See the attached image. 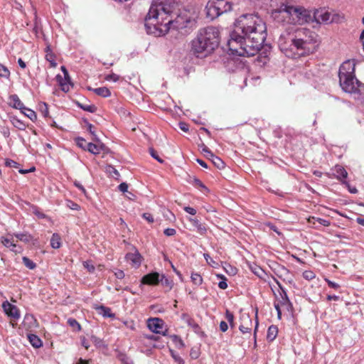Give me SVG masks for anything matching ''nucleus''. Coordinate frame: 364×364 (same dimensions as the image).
<instances>
[{
  "label": "nucleus",
  "mask_w": 364,
  "mask_h": 364,
  "mask_svg": "<svg viewBox=\"0 0 364 364\" xmlns=\"http://www.w3.org/2000/svg\"><path fill=\"white\" fill-rule=\"evenodd\" d=\"M161 275L157 272H152L146 274L141 279L143 284L149 285H157L160 282Z\"/></svg>",
  "instance_id": "obj_13"
},
{
  "label": "nucleus",
  "mask_w": 364,
  "mask_h": 364,
  "mask_svg": "<svg viewBox=\"0 0 364 364\" xmlns=\"http://www.w3.org/2000/svg\"><path fill=\"white\" fill-rule=\"evenodd\" d=\"M201 147H202V151L207 154V156L208 158L210 157V154H213V153L209 150V149L205 144H203Z\"/></svg>",
  "instance_id": "obj_58"
},
{
  "label": "nucleus",
  "mask_w": 364,
  "mask_h": 364,
  "mask_svg": "<svg viewBox=\"0 0 364 364\" xmlns=\"http://www.w3.org/2000/svg\"><path fill=\"white\" fill-rule=\"evenodd\" d=\"M39 111L43 117H48L49 115L48 108L46 103L43 102L39 105Z\"/></svg>",
  "instance_id": "obj_33"
},
{
  "label": "nucleus",
  "mask_w": 364,
  "mask_h": 364,
  "mask_svg": "<svg viewBox=\"0 0 364 364\" xmlns=\"http://www.w3.org/2000/svg\"><path fill=\"white\" fill-rule=\"evenodd\" d=\"M97 309L100 311V314H101L105 317L108 318H114V314L111 312V309L108 307L100 306L97 308Z\"/></svg>",
  "instance_id": "obj_29"
},
{
  "label": "nucleus",
  "mask_w": 364,
  "mask_h": 364,
  "mask_svg": "<svg viewBox=\"0 0 364 364\" xmlns=\"http://www.w3.org/2000/svg\"><path fill=\"white\" fill-rule=\"evenodd\" d=\"M213 164L219 169H222L225 167V163L219 157L215 156L213 154H210V157Z\"/></svg>",
  "instance_id": "obj_27"
},
{
  "label": "nucleus",
  "mask_w": 364,
  "mask_h": 364,
  "mask_svg": "<svg viewBox=\"0 0 364 364\" xmlns=\"http://www.w3.org/2000/svg\"><path fill=\"white\" fill-rule=\"evenodd\" d=\"M191 281L196 285H200L203 282L202 277L198 273H192Z\"/></svg>",
  "instance_id": "obj_35"
},
{
  "label": "nucleus",
  "mask_w": 364,
  "mask_h": 364,
  "mask_svg": "<svg viewBox=\"0 0 364 364\" xmlns=\"http://www.w3.org/2000/svg\"><path fill=\"white\" fill-rule=\"evenodd\" d=\"M274 279L282 291V292L280 293L281 299L277 304H279V306H285L287 308V309H289V308L291 307V304L287 296V294L286 291H284V289L282 288L280 283L276 279Z\"/></svg>",
  "instance_id": "obj_15"
},
{
  "label": "nucleus",
  "mask_w": 364,
  "mask_h": 364,
  "mask_svg": "<svg viewBox=\"0 0 364 364\" xmlns=\"http://www.w3.org/2000/svg\"><path fill=\"white\" fill-rule=\"evenodd\" d=\"M21 112L23 113L26 117H28L33 122H34L37 119V115H36V112L31 109L26 107V109H24L23 110V112Z\"/></svg>",
  "instance_id": "obj_32"
},
{
  "label": "nucleus",
  "mask_w": 364,
  "mask_h": 364,
  "mask_svg": "<svg viewBox=\"0 0 364 364\" xmlns=\"http://www.w3.org/2000/svg\"><path fill=\"white\" fill-rule=\"evenodd\" d=\"M267 38V27L255 14H243L235 23L228 46L232 55L252 56L261 49Z\"/></svg>",
  "instance_id": "obj_1"
},
{
  "label": "nucleus",
  "mask_w": 364,
  "mask_h": 364,
  "mask_svg": "<svg viewBox=\"0 0 364 364\" xmlns=\"http://www.w3.org/2000/svg\"><path fill=\"white\" fill-rule=\"evenodd\" d=\"M65 78L63 79L62 77L59 75H57V80L59 82L60 85L61 87L62 90L64 92H68L70 90V87L71 86L70 83V77L69 74L68 75H64Z\"/></svg>",
  "instance_id": "obj_17"
},
{
  "label": "nucleus",
  "mask_w": 364,
  "mask_h": 364,
  "mask_svg": "<svg viewBox=\"0 0 364 364\" xmlns=\"http://www.w3.org/2000/svg\"><path fill=\"white\" fill-rule=\"evenodd\" d=\"M278 333V328L276 326L272 325L269 327L267 334V339L269 341H274Z\"/></svg>",
  "instance_id": "obj_23"
},
{
  "label": "nucleus",
  "mask_w": 364,
  "mask_h": 364,
  "mask_svg": "<svg viewBox=\"0 0 364 364\" xmlns=\"http://www.w3.org/2000/svg\"><path fill=\"white\" fill-rule=\"evenodd\" d=\"M13 124L16 128H18L20 130H24L26 127V124L18 119H14L13 121Z\"/></svg>",
  "instance_id": "obj_39"
},
{
  "label": "nucleus",
  "mask_w": 364,
  "mask_h": 364,
  "mask_svg": "<svg viewBox=\"0 0 364 364\" xmlns=\"http://www.w3.org/2000/svg\"><path fill=\"white\" fill-rule=\"evenodd\" d=\"M70 203L71 205H69V207L72 209V210H78L80 206L77 204V203H75L73 202H71L70 201Z\"/></svg>",
  "instance_id": "obj_64"
},
{
  "label": "nucleus",
  "mask_w": 364,
  "mask_h": 364,
  "mask_svg": "<svg viewBox=\"0 0 364 364\" xmlns=\"http://www.w3.org/2000/svg\"><path fill=\"white\" fill-rule=\"evenodd\" d=\"M46 59L48 62H50V65L52 67H55L57 65V63H55V57L54 54L52 53L49 46L46 47Z\"/></svg>",
  "instance_id": "obj_25"
},
{
  "label": "nucleus",
  "mask_w": 364,
  "mask_h": 364,
  "mask_svg": "<svg viewBox=\"0 0 364 364\" xmlns=\"http://www.w3.org/2000/svg\"><path fill=\"white\" fill-rule=\"evenodd\" d=\"M207 16L211 19L232 10V4L227 0H209L206 7Z\"/></svg>",
  "instance_id": "obj_7"
},
{
  "label": "nucleus",
  "mask_w": 364,
  "mask_h": 364,
  "mask_svg": "<svg viewBox=\"0 0 364 364\" xmlns=\"http://www.w3.org/2000/svg\"><path fill=\"white\" fill-rule=\"evenodd\" d=\"M84 267L87 268L90 272H92L95 270V267L92 264H90L87 262L84 263Z\"/></svg>",
  "instance_id": "obj_59"
},
{
  "label": "nucleus",
  "mask_w": 364,
  "mask_h": 364,
  "mask_svg": "<svg viewBox=\"0 0 364 364\" xmlns=\"http://www.w3.org/2000/svg\"><path fill=\"white\" fill-rule=\"evenodd\" d=\"M160 282L161 284L166 287H168L171 289L173 287V281L167 278L165 275L162 274L160 277Z\"/></svg>",
  "instance_id": "obj_31"
},
{
  "label": "nucleus",
  "mask_w": 364,
  "mask_h": 364,
  "mask_svg": "<svg viewBox=\"0 0 364 364\" xmlns=\"http://www.w3.org/2000/svg\"><path fill=\"white\" fill-rule=\"evenodd\" d=\"M125 258L135 267H139L141 263V256L136 250L134 252L127 253Z\"/></svg>",
  "instance_id": "obj_14"
},
{
  "label": "nucleus",
  "mask_w": 364,
  "mask_h": 364,
  "mask_svg": "<svg viewBox=\"0 0 364 364\" xmlns=\"http://www.w3.org/2000/svg\"><path fill=\"white\" fill-rule=\"evenodd\" d=\"M109 169L110 173H113L115 176H119V173L117 169H115L113 166H109Z\"/></svg>",
  "instance_id": "obj_62"
},
{
  "label": "nucleus",
  "mask_w": 364,
  "mask_h": 364,
  "mask_svg": "<svg viewBox=\"0 0 364 364\" xmlns=\"http://www.w3.org/2000/svg\"><path fill=\"white\" fill-rule=\"evenodd\" d=\"M331 16V15L329 12L325 11L324 9H319L314 12L312 18L313 21L314 20L318 23H326L332 21Z\"/></svg>",
  "instance_id": "obj_11"
},
{
  "label": "nucleus",
  "mask_w": 364,
  "mask_h": 364,
  "mask_svg": "<svg viewBox=\"0 0 364 364\" xmlns=\"http://www.w3.org/2000/svg\"><path fill=\"white\" fill-rule=\"evenodd\" d=\"M280 50L289 58L309 55L318 46L316 35L309 29H301L295 35L282 36L279 39Z\"/></svg>",
  "instance_id": "obj_2"
},
{
  "label": "nucleus",
  "mask_w": 364,
  "mask_h": 364,
  "mask_svg": "<svg viewBox=\"0 0 364 364\" xmlns=\"http://www.w3.org/2000/svg\"><path fill=\"white\" fill-rule=\"evenodd\" d=\"M92 90L97 95L102 96L103 97H107L110 96L111 92L108 88L106 87H102L98 88L92 89Z\"/></svg>",
  "instance_id": "obj_24"
},
{
  "label": "nucleus",
  "mask_w": 364,
  "mask_h": 364,
  "mask_svg": "<svg viewBox=\"0 0 364 364\" xmlns=\"http://www.w3.org/2000/svg\"><path fill=\"white\" fill-rule=\"evenodd\" d=\"M28 338L31 344L36 348H40L43 344L42 341L36 335L29 334Z\"/></svg>",
  "instance_id": "obj_22"
},
{
  "label": "nucleus",
  "mask_w": 364,
  "mask_h": 364,
  "mask_svg": "<svg viewBox=\"0 0 364 364\" xmlns=\"http://www.w3.org/2000/svg\"><path fill=\"white\" fill-rule=\"evenodd\" d=\"M333 171H334L333 175L338 180L341 181L342 179L347 178L348 173L346 171V169L341 166H339V165L336 166Z\"/></svg>",
  "instance_id": "obj_19"
},
{
  "label": "nucleus",
  "mask_w": 364,
  "mask_h": 364,
  "mask_svg": "<svg viewBox=\"0 0 364 364\" xmlns=\"http://www.w3.org/2000/svg\"><path fill=\"white\" fill-rule=\"evenodd\" d=\"M22 260H23V264L29 269H33L36 268V264L32 260H31L29 258H28L26 257H23Z\"/></svg>",
  "instance_id": "obj_34"
},
{
  "label": "nucleus",
  "mask_w": 364,
  "mask_h": 364,
  "mask_svg": "<svg viewBox=\"0 0 364 364\" xmlns=\"http://www.w3.org/2000/svg\"><path fill=\"white\" fill-rule=\"evenodd\" d=\"M23 325L27 328H33L36 326V320L33 316L26 314L23 319Z\"/></svg>",
  "instance_id": "obj_21"
},
{
  "label": "nucleus",
  "mask_w": 364,
  "mask_h": 364,
  "mask_svg": "<svg viewBox=\"0 0 364 364\" xmlns=\"http://www.w3.org/2000/svg\"><path fill=\"white\" fill-rule=\"evenodd\" d=\"M164 322L159 318H151L147 321V326L149 329L155 333H164Z\"/></svg>",
  "instance_id": "obj_9"
},
{
  "label": "nucleus",
  "mask_w": 364,
  "mask_h": 364,
  "mask_svg": "<svg viewBox=\"0 0 364 364\" xmlns=\"http://www.w3.org/2000/svg\"><path fill=\"white\" fill-rule=\"evenodd\" d=\"M189 220L197 228V231L200 235H204L206 232L207 229L205 226L201 224L198 220L196 218H190Z\"/></svg>",
  "instance_id": "obj_20"
},
{
  "label": "nucleus",
  "mask_w": 364,
  "mask_h": 364,
  "mask_svg": "<svg viewBox=\"0 0 364 364\" xmlns=\"http://www.w3.org/2000/svg\"><path fill=\"white\" fill-rule=\"evenodd\" d=\"M15 236L17 239L26 243L30 242L32 240V236L27 233H18Z\"/></svg>",
  "instance_id": "obj_30"
},
{
  "label": "nucleus",
  "mask_w": 364,
  "mask_h": 364,
  "mask_svg": "<svg viewBox=\"0 0 364 364\" xmlns=\"http://www.w3.org/2000/svg\"><path fill=\"white\" fill-rule=\"evenodd\" d=\"M87 130L93 136V140L95 141H99L100 140H99L98 137L97 136L95 131L93 130L92 124H91L89 122H87Z\"/></svg>",
  "instance_id": "obj_42"
},
{
  "label": "nucleus",
  "mask_w": 364,
  "mask_h": 364,
  "mask_svg": "<svg viewBox=\"0 0 364 364\" xmlns=\"http://www.w3.org/2000/svg\"><path fill=\"white\" fill-rule=\"evenodd\" d=\"M114 275L117 279H123L125 276L124 272L121 269H117L114 272Z\"/></svg>",
  "instance_id": "obj_50"
},
{
  "label": "nucleus",
  "mask_w": 364,
  "mask_h": 364,
  "mask_svg": "<svg viewBox=\"0 0 364 364\" xmlns=\"http://www.w3.org/2000/svg\"><path fill=\"white\" fill-rule=\"evenodd\" d=\"M61 238L57 233H54L50 239V245L54 249H58L61 245Z\"/></svg>",
  "instance_id": "obj_26"
},
{
  "label": "nucleus",
  "mask_w": 364,
  "mask_h": 364,
  "mask_svg": "<svg viewBox=\"0 0 364 364\" xmlns=\"http://www.w3.org/2000/svg\"><path fill=\"white\" fill-rule=\"evenodd\" d=\"M77 145L82 148L84 150H87V142L82 137H77L75 139Z\"/></svg>",
  "instance_id": "obj_37"
},
{
  "label": "nucleus",
  "mask_w": 364,
  "mask_h": 364,
  "mask_svg": "<svg viewBox=\"0 0 364 364\" xmlns=\"http://www.w3.org/2000/svg\"><path fill=\"white\" fill-rule=\"evenodd\" d=\"M218 287H219V288H220L221 289H227V287H228V284H227L226 281H225V280L220 281V282L218 283Z\"/></svg>",
  "instance_id": "obj_60"
},
{
  "label": "nucleus",
  "mask_w": 364,
  "mask_h": 364,
  "mask_svg": "<svg viewBox=\"0 0 364 364\" xmlns=\"http://www.w3.org/2000/svg\"><path fill=\"white\" fill-rule=\"evenodd\" d=\"M77 105L82 109H83L85 111H87V112H89L90 113H94L97 110V107H95V105H92V104H90V105L82 104L81 102H77Z\"/></svg>",
  "instance_id": "obj_28"
},
{
  "label": "nucleus",
  "mask_w": 364,
  "mask_h": 364,
  "mask_svg": "<svg viewBox=\"0 0 364 364\" xmlns=\"http://www.w3.org/2000/svg\"><path fill=\"white\" fill-rule=\"evenodd\" d=\"M171 15L172 14L168 17L166 21V25L170 27V29H183L190 23V20L183 16L178 15L174 19H172Z\"/></svg>",
  "instance_id": "obj_8"
},
{
  "label": "nucleus",
  "mask_w": 364,
  "mask_h": 364,
  "mask_svg": "<svg viewBox=\"0 0 364 364\" xmlns=\"http://www.w3.org/2000/svg\"><path fill=\"white\" fill-rule=\"evenodd\" d=\"M5 164L6 166L8 167H11V168H18V164L11 159H6V161H5Z\"/></svg>",
  "instance_id": "obj_45"
},
{
  "label": "nucleus",
  "mask_w": 364,
  "mask_h": 364,
  "mask_svg": "<svg viewBox=\"0 0 364 364\" xmlns=\"http://www.w3.org/2000/svg\"><path fill=\"white\" fill-rule=\"evenodd\" d=\"M164 233L166 236H173L174 235H176V231L173 228H166L164 230Z\"/></svg>",
  "instance_id": "obj_48"
},
{
  "label": "nucleus",
  "mask_w": 364,
  "mask_h": 364,
  "mask_svg": "<svg viewBox=\"0 0 364 364\" xmlns=\"http://www.w3.org/2000/svg\"><path fill=\"white\" fill-rule=\"evenodd\" d=\"M119 190L123 193L127 192L128 189V185L126 183H122L118 186Z\"/></svg>",
  "instance_id": "obj_54"
},
{
  "label": "nucleus",
  "mask_w": 364,
  "mask_h": 364,
  "mask_svg": "<svg viewBox=\"0 0 364 364\" xmlns=\"http://www.w3.org/2000/svg\"><path fill=\"white\" fill-rule=\"evenodd\" d=\"M106 149H107V147L102 143L100 144H95L93 143L89 142L87 144V150L89 152L96 155V154H99L101 151H105Z\"/></svg>",
  "instance_id": "obj_18"
},
{
  "label": "nucleus",
  "mask_w": 364,
  "mask_h": 364,
  "mask_svg": "<svg viewBox=\"0 0 364 364\" xmlns=\"http://www.w3.org/2000/svg\"><path fill=\"white\" fill-rule=\"evenodd\" d=\"M240 325L239 326L240 331L242 333H250L252 326V321L250 315L246 313L241 314L240 317Z\"/></svg>",
  "instance_id": "obj_10"
},
{
  "label": "nucleus",
  "mask_w": 364,
  "mask_h": 364,
  "mask_svg": "<svg viewBox=\"0 0 364 364\" xmlns=\"http://www.w3.org/2000/svg\"><path fill=\"white\" fill-rule=\"evenodd\" d=\"M219 45V32L213 26L200 28L191 41V50L198 57L206 56Z\"/></svg>",
  "instance_id": "obj_4"
},
{
  "label": "nucleus",
  "mask_w": 364,
  "mask_h": 364,
  "mask_svg": "<svg viewBox=\"0 0 364 364\" xmlns=\"http://www.w3.org/2000/svg\"><path fill=\"white\" fill-rule=\"evenodd\" d=\"M149 154H151V156L155 159L156 160H157L159 163H164V160L159 157V156L158 155L156 151H155V149L154 148H149Z\"/></svg>",
  "instance_id": "obj_38"
},
{
  "label": "nucleus",
  "mask_w": 364,
  "mask_h": 364,
  "mask_svg": "<svg viewBox=\"0 0 364 364\" xmlns=\"http://www.w3.org/2000/svg\"><path fill=\"white\" fill-rule=\"evenodd\" d=\"M142 217H143L145 220H146L149 223H154V221L153 216H152L150 213H144L142 215Z\"/></svg>",
  "instance_id": "obj_49"
},
{
  "label": "nucleus",
  "mask_w": 364,
  "mask_h": 364,
  "mask_svg": "<svg viewBox=\"0 0 364 364\" xmlns=\"http://www.w3.org/2000/svg\"><path fill=\"white\" fill-rule=\"evenodd\" d=\"M355 63L347 60L339 68V82L342 89L348 93H356L359 90L360 82L355 77Z\"/></svg>",
  "instance_id": "obj_5"
},
{
  "label": "nucleus",
  "mask_w": 364,
  "mask_h": 364,
  "mask_svg": "<svg viewBox=\"0 0 364 364\" xmlns=\"http://www.w3.org/2000/svg\"><path fill=\"white\" fill-rule=\"evenodd\" d=\"M3 242V244H4L6 247H11V246H12V247H16V245H15V244H14V243H13V242L9 240V239H6H6H4V240H3V242Z\"/></svg>",
  "instance_id": "obj_56"
},
{
  "label": "nucleus",
  "mask_w": 364,
  "mask_h": 364,
  "mask_svg": "<svg viewBox=\"0 0 364 364\" xmlns=\"http://www.w3.org/2000/svg\"><path fill=\"white\" fill-rule=\"evenodd\" d=\"M9 104L11 107L15 109H18L21 112H23V110L26 109V107L24 106L23 103L21 101L18 95L16 94L11 95L9 97Z\"/></svg>",
  "instance_id": "obj_16"
},
{
  "label": "nucleus",
  "mask_w": 364,
  "mask_h": 364,
  "mask_svg": "<svg viewBox=\"0 0 364 364\" xmlns=\"http://www.w3.org/2000/svg\"><path fill=\"white\" fill-rule=\"evenodd\" d=\"M174 0H154L144 19V26L148 34L161 36L168 33L170 27L166 21L173 13Z\"/></svg>",
  "instance_id": "obj_3"
},
{
  "label": "nucleus",
  "mask_w": 364,
  "mask_h": 364,
  "mask_svg": "<svg viewBox=\"0 0 364 364\" xmlns=\"http://www.w3.org/2000/svg\"><path fill=\"white\" fill-rule=\"evenodd\" d=\"M316 221L319 224H321L325 227H328L330 225V222L328 220L323 219V218H316Z\"/></svg>",
  "instance_id": "obj_52"
},
{
  "label": "nucleus",
  "mask_w": 364,
  "mask_h": 364,
  "mask_svg": "<svg viewBox=\"0 0 364 364\" xmlns=\"http://www.w3.org/2000/svg\"><path fill=\"white\" fill-rule=\"evenodd\" d=\"M178 127L182 131L185 132H187L189 130V125L184 122H180L178 123Z\"/></svg>",
  "instance_id": "obj_47"
},
{
  "label": "nucleus",
  "mask_w": 364,
  "mask_h": 364,
  "mask_svg": "<svg viewBox=\"0 0 364 364\" xmlns=\"http://www.w3.org/2000/svg\"><path fill=\"white\" fill-rule=\"evenodd\" d=\"M274 308H275V309L277 311L278 318L281 319V318H282V311H281V309H280L279 304L274 303Z\"/></svg>",
  "instance_id": "obj_57"
},
{
  "label": "nucleus",
  "mask_w": 364,
  "mask_h": 364,
  "mask_svg": "<svg viewBox=\"0 0 364 364\" xmlns=\"http://www.w3.org/2000/svg\"><path fill=\"white\" fill-rule=\"evenodd\" d=\"M225 318H226V319L228 320V321L230 323H233V322H234V315L229 310L226 311Z\"/></svg>",
  "instance_id": "obj_46"
},
{
  "label": "nucleus",
  "mask_w": 364,
  "mask_h": 364,
  "mask_svg": "<svg viewBox=\"0 0 364 364\" xmlns=\"http://www.w3.org/2000/svg\"><path fill=\"white\" fill-rule=\"evenodd\" d=\"M228 328V323L225 321H222L220 323V329L223 332H225Z\"/></svg>",
  "instance_id": "obj_55"
},
{
  "label": "nucleus",
  "mask_w": 364,
  "mask_h": 364,
  "mask_svg": "<svg viewBox=\"0 0 364 364\" xmlns=\"http://www.w3.org/2000/svg\"><path fill=\"white\" fill-rule=\"evenodd\" d=\"M183 209H184V210L186 213H189V214H191L192 215H194L196 214V210L193 208H191V207H189V206H186Z\"/></svg>",
  "instance_id": "obj_53"
},
{
  "label": "nucleus",
  "mask_w": 364,
  "mask_h": 364,
  "mask_svg": "<svg viewBox=\"0 0 364 364\" xmlns=\"http://www.w3.org/2000/svg\"><path fill=\"white\" fill-rule=\"evenodd\" d=\"M193 184L196 186H198V187H200L202 188L203 189H204L205 191H208V188L202 183V181L200 180H199L198 178H193Z\"/></svg>",
  "instance_id": "obj_43"
},
{
  "label": "nucleus",
  "mask_w": 364,
  "mask_h": 364,
  "mask_svg": "<svg viewBox=\"0 0 364 364\" xmlns=\"http://www.w3.org/2000/svg\"><path fill=\"white\" fill-rule=\"evenodd\" d=\"M2 307L4 309V312L10 318L15 320H17L20 318L19 310L16 306L10 304L9 301H5L3 303Z\"/></svg>",
  "instance_id": "obj_12"
},
{
  "label": "nucleus",
  "mask_w": 364,
  "mask_h": 364,
  "mask_svg": "<svg viewBox=\"0 0 364 364\" xmlns=\"http://www.w3.org/2000/svg\"><path fill=\"white\" fill-rule=\"evenodd\" d=\"M253 272L260 278L262 277L263 270L260 268L255 269Z\"/></svg>",
  "instance_id": "obj_61"
},
{
  "label": "nucleus",
  "mask_w": 364,
  "mask_h": 364,
  "mask_svg": "<svg viewBox=\"0 0 364 364\" xmlns=\"http://www.w3.org/2000/svg\"><path fill=\"white\" fill-rule=\"evenodd\" d=\"M119 76L114 73L107 75L105 77L106 80L113 81V82H117L119 80Z\"/></svg>",
  "instance_id": "obj_44"
},
{
  "label": "nucleus",
  "mask_w": 364,
  "mask_h": 364,
  "mask_svg": "<svg viewBox=\"0 0 364 364\" xmlns=\"http://www.w3.org/2000/svg\"><path fill=\"white\" fill-rule=\"evenodd\" d=\"M68 323L71 327L76 328L77 331H80L81 328L80 323L74 318H69Z\"/></svg>",
  "instance_id": "obj_40"
},
{
  "label": "nucleus",
  "mask_w": 364,
  "mask_h": 364,
  "mask_svg": "<svg viewBox=\"0 0 364 364\" xmlns=\"http://www.w3.org/2000/svg\"><path fill=\"white\" fill-rule=\"evenodd\" d=\"M187 323L189 326L193 327H198V324L195 323L194 321L191 318H188Z\"/></svg>",
  "instance_id": "obj_63"
},
{
  "label": "nucleus",
  "mask_w": 364,
  "mask_h": 364,
  "mask_svg": "<svg viewBox=\"0 0 364 364\" xmlns=\"http://www.w3.org/2000/svg\"><path fill=\"white\" fill-rule=\"evenodd\" d=\"M303 277L304 279L310 281L315 277V274L310 270H306L303 272Z\"/></svg>",
  "instance_id": "obj_41"
},
{
  "label": "nucleus",
  "mask_w": 364,
  "mask_h": 364,
  "mask_svg": "<svg viewBox=\"0 0 364 364\" xmlns=\"http://www.w3.org/2000/svg\"><path fill=\"white\" fill-rule=\"evenodd\" d=\"M9 76L10 71L9 70V69L2 64H0V77L8 79L9 78Z\"/></svg>",
  "instance_id": "obj_36"
},
{
  "label": "nucleus",
  "mask_w": 364,
  "mask_h": 364,
  "mask_svg": "<svg viewBox=\"0 0 364 364\" xmlns=\"http://www.w3.org/2000/svg\"><path fill=\"white\" fill-rule=\"evenodd\" d=\"M325 281L327 282L328 286L333 289H338L339 287L338 284H337L334 282H332V281L329 280L328 279H325Z\"/></svg>",
  "instance_id": "obj_51"
},
{
  "label": "nucleus",
  "mask_w": 364,
  "mask_h": 364,
  "mask_svg": "<svg viewBox=\"0 0 364 364\" xmlns=\"http://www.w3.org/2000/svg\"><path fill=\"white\" fill-rule=\"evenodd\" d=\"M277 14H282L284 16L285 15V17L289 16V21L294 23L304 24L313 21L310 12L301 7L282 4L279 10L274 11L275 17H277Z\"/></svg>",
  "instance_id": "obj_6"
}]
</instances>
